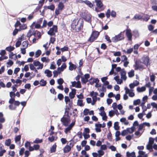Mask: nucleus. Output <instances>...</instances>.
I'll return each instance as SVG.
<instances>
[{
  "mask_svg": "<svg viewBox=\"0 0 157 157\" xmlns=\"http://www.w3.org/2000/svg\"><path fill=\"white\" fill-rule=\"evenodd\" d=\"M70 116L69 113H64L63 117L61 119L60 121L63 125L65 126H68L71 121Z\"/></svg>",
  "mask_w": 157,
  "mask_h": 157,
  "instance_id": "f257e3e1",
  "label": "nucleus"
},
{
  "mask_svg": "<svg viewBox=\"0 0 157 157\" xmlns=\"http://www.w3.org/2000/svg\"><path fill=\"white\" fill-rule=\"evenodd\" d=\"M100 32L96 30H93L92 31L90 37L87 40L88 41H89L90 43H92L94 41L95 39H96L100 34Z\"/></svg>",
  "mask_w": 157,
  "mask_h": 157,
  "instance_id": "f03ea898",
  "label": "nucleus"
},
{
  "mask_svg": "<svg viewBox=\"0 0 157 157\" xmlns=\"http://www.w3.org/2000/svg\"><path fill=\"white\" fill-rule=\"evenodd\" d=\"M124 39V35L121 32L118 35H115L112 38V41L114 43H116Z\"/></svg>",
  "mask_w": 157,
  "mask_h": 157,
  "instance_id": "7ed1b4c3",
  "label": "nucleus"
},
{
  "mask_svg": "<svg viewBox=\"0 0 157 157\" xmlns=\"http://www.w3.org/2000/svg\"><path fill=\"white\" fill-rule=\"evenodd\" d=\"M106 16L107 18H109L111 15L113 17H115L116 16V13L114 10H112L111 12L110 10L108 9L105 13Z\"/></svg>",
  "mask_w": 157,
  "mask_h": 157,
  "instance_id": "20e7f679",
  "label": "nucleus"
},
{
  "mask_svg": "<svg viewBox=\"0 0 157 157\" xmlns=\"http://www.w3.org/2000/svg\"><path fill=\"white\" fill-rule=\"evenodd\" d=\"M126 35L128 38V41H131L132 39V34L131 32V30L129 28H128L127 26V28L126 29Z\"/></svg>",
  "mask_w": 157,
  "mask_h": 157,
  "instance_id": "39448f33",
  "label": "nucleus"
},
{
  "mask_svg": "<svg viewBox=\"0 0 157 157\" xmlns=\"http://www.w3.org/2000/svg\"><path fill=\"white\" fill-rule=\"evenodd\" d=\"M119 122L118 121H116L114 122V129L116 130V132L115 133V136H119L120 134V131L118 130L120 128V126L119 125Z\"/></svg>",
  "mask_w": 157,
  "mask_h": 157,
  "instance_id": "423d86ee",
  "label": "nucleus"
},
{
  "mask_svg": "<svg viewBox=\"0 0 157 157\" xmlns=\"http://www.w3.org/2000/svg\"><path fill=\"white\" fill-rule=\"evenodd\" d=\"M142 59L143 60V63L146 66L150 65V59L148 56L142 57Z\"/></svg>",
  "mask_w": 157,
  "mask_h": 157,
  "instance_id": "0eeeda50",
  "label": "nucleus"
},
{
  "mask_svg": "<svg viewBox=\"0 0 157 157\" xmlns=\"http://www.w3.org/2000/svg\"><path fill=\"white\" fill-rule=\"evenodd\" d=\"M99 82V80L98 78H94L92 77L89 80V83L91 85H92L94 83H95L97 84Z\"/></svg>",
  "mask_w": 157,
  "mask_h": 157,
  "instance_id": "6e6552de",
  "label": "nucleus"
},
{
  "mask_svg": "<svg viewBox=\"0 0 157 157\" xmlns=\"http://www.w3.org/2000/svg\"><path fill=\"white\" fill-rule=\"evenodd\" d=\"M101 124L99 122H98V123H96L95 124V129L97 132H100L101 131Z\"/></svg>",
  "mask_w": 157,
  "mask_h": 157,
  "instance_id": "1a4fd4ad",
  "label": "nucleus"
},
{
  "mask_svg": "<svg viewBox=\"0 0 157 157\" xmlns=\"http://www.w3.org/2000/svg\"><path fill=\"white\" fill-rule=\"evenodd\" d=\"M95 2L96 3V5L98 8L101 9L103 6V4L101 0H95Z\"/></svg>",
  "mask_w": 157,
  "mask_h": 157,
  "instance_id": "9d476101",
  "label": "nucleus"
},
{
  "mask_svg": "<svg viewBox=\"0 0 157 157\" xmlns=\"http://www.w3.org/2000/svg\"><path fill=\"white\" fill-rule=\"evenodd\" d=\"M3 145L2 144H0V157L2 156L6 152L5 149H3Z\"/></svg>",
  "mask_w": 157,
  "mask_h": 157,
  "instance_id": "9b49d317",
  "label": "nucleus"
},
{
  "mask_svg": "<svg viewBox=\"0 0 157 157\" xmlns=\"http://www.w3.org/2000/svg\"><path fill=\"white\" fill-rule=\"evenodd\" d=\"M69 70L71 71H72L74 69H75L77 68V66L73 63L71 62L69 63Z\"/></svg>",
  "mask_w": 157,
  "mask_h": 157,
  "instance_id": "f8f14e48",
  "label": "nucleus"
},
{
  "mask_svg": "<svg viewBox=\"0 0 157 157\" xmlns=\"http://www.w3.org/2000/svg\"><path fill=\"white\" fill-rule=\"evenodd\" d=\"M31 148L30 149L32 151H33L34 150L37 151L39 150L40 148V145L38 144H34L33 146L30 147Z\"/></svg>",
  "mask_w": 157,
  "mask_h": 157,
  "instance_id": "ddd939ff",
  "label": "nucleus"
},
{
  "mask_svg": "<svg viewBox=\"0 0 157 157\" xmlns=\"http://www.w3.org/2000/svg\"><path fill=\"white\" fill-rule=\"evenodd\" d=\"M146 90L145 86H143L140 87H138L136 88V90L138 92L141 93L144 91Z\"/></svg>",
  "mask_w": 157,
  "mask_h": 157,
  "instance_id": "4468645a",
  "label": "nucleus"
},
{
  "mask_svg": "<svg viewBox=\"0 0 157 157\" xmlns=\"http://www.w3.org/2000/svg\"><path fill=\"white\" fill-rule=\"evenodd\" d=\"M70 147L68 145H66L63 149V152L66 153L69 152L71 150Z\"/></svg>",
  "mask_w": 157,
  "mask_h": 157,
  "instance_id": "2eb2a0df",
  "label": "nucleus"
},
{
  "mask_svg": "<svg viewBox=\"0 0 157 157\" xmlns=\"http://www.w3.org/2000/svg\"><path fill=\"white\" fill-rule=\"evenodd\" d=\"M44 8L45 9H48L52 11H54L55 10V6L54 4H52L50 6H44Z\"/></svg>",
  "mask_w": 157,
  "mask_h": 157,
  "instance_id": "dca6fc26",
  "label": "nucleus"
},
{
  "mask_svg": "<svg viewBox=\"0 0 157 157\" xmlns=\"http://www.w3.org/2000/svg\"><path fill=\"white\" fill-rule=\"evenodd\" d=\"M120 75L121 76V79L122 80L125 81L127 79V77L126 76L127 73H120Z\"/></svg>",
  "mask_w": 157,
  "mask_h": 157,
  "instance_id": "f3484780",
  "label": "nucleus"
},
{
  "mask_svg": "<svg viewBox=\"0 0 157 157\" xmlns=\"http://www.w3.org/2000/svg\"><path fill=\"white\" fill-rule=\"evenodd\" d=\"M91 16L90 14H86L84 13L82 15V17L84 20H91Z\"/></svg>",
  "mask_w": 157,
  "mask_h": 157,
  "instance_id": "a211bd4d",
  "label": "nucleus"
},
{
  "mask_svg": "<svg viewBox=\"0 0 157 157\" xmlns=\"http://www.w3.org/2000/svg\"><path fill=\"white\" fill-rule=\"evenodd\" d=\"M45 74H46V76L48 77H51L52 76V71L49 69H46L44 72Z\"/></svg>",
  "mask_w": 157,
  "mask_h": 157,
  "instance_id": "6ab92c4d",
  "label": "nucleus"
},
{
  "mask_svg": "<svg viewBox=\"0 0 157 157\" xmlns=\"http://www.w3.org/2000/svg\"><path fill=\"white\" fill-rule=\"evenodd\" d=\"M57 145L56 143L54 144L51 147L50 151L51 153H54L56 152Z\"/></svg>",
  "mask_w": 157,
  "mask_h": 157,
  "instance_id": "aec40b11",
  "label": "nucleus"
},
{
  "mask_svg": "<svg viewBox=\"0 0 157 157\" xmlns=\"http://www.w3.org/2000/svg\"><path fill=\"white\" fill-rule=\"evenodd\" d=\"M26 20H17V21L14 25V26L15 28L17 27L18 26H20V25H21L20 21L21 22L24 23L26 22Z\"/></svg>",
  "mask_w": 157,
  "mask_h": 157,
  "instance_id": "412c9836",
  "label": "nucleus"
},
{
  "mask_svg": "<svg viewBox=\"0 0 157 157\" xmlns=\"http://www.w3.org/2000/svg\"><path fill=\"white\" fill-rule=\"evenodd\" d=\"M82 99H78L77 100V105L80 107H82L84 105V103H83Z\"/></svg>",
  "mask_w": 157,
  "mask_h": 157,
  "instance_id": "4be33fe9",
  "label": "nucleus"
},
{
  "mask_svg": "<svg viewBox=\"0 0 157 157\" xmlns=\"http://www.w3.org/2000/svg\"><path fill=\"white\" fill-rule=\"evenodd\" d=\"M39 83L40 86H44L46 85L47 82L46 80H44L43 79H42L40 80Z\"/></svg>",
  "mask_w": 157,
  "mask_h": 157,
  "instance_id": "5701e85b",
  "label": "nucleus"
},
{
  "mask_svg": "<svg viewBox=\"0 0 157 157\" xmlns=\"http://www.w3.org/2000/svg\"><path fill=\"white\" fill-rule=\"evenodd\" d=\"M128 76L129 78H131L134 76V71L132 69L130 71L128 72Z\"/></svg>",
  "mask_w": 157,
  "mask_h": 157,
  "instance_id": "b1692460",
  "label": "nucleus"
},
{
  "mask_svg": "<svg viewBox=\"0 0 157 157\" xmlns=\"http://www.w3.org/2000/svg\"><path fill=\"white\" fill-rule=\"evenodd\" d=\"M31 142L29 141H26L25 144V147L26 148L30 149L32 147L31 145Z\"/></svg>",
  "mask_w": 157,
  "mask_h": 157,
  "instance_id": "393cba45",
  "label": "nucleus"
},
{
  "mask_svg": "<svg viewBox=\"0 0 157 157\" xmlns=\"http://www.w3.org/2000/svg\"><path fill=\"white\" fill-rule=\"evenodd\" d=\"M15 48L13 46L10 45L6 47V50L9 52H10L11 51H13Z\"/></svg>",
  "mask_w": 157,
  "mask_h": 157,
  "instance_id": "a878e982",
  "label": "nucleus"
},
{
  "mask_svg": "<svg viewBox=\"0 0 157 157\" xmlns=\"http://www.w3.org/2000/svg\"><path fill=\"white\" fill-rule=\"evenodd\" d=\"M144 69V66L142 64H140L137 66H136L134 67V70H140L141 69Z\"/></svg>",
  "mask_w": 157,
  "mask_h": 157,
  "instance_id": "bb28decb",
  "label": "nucleus"
},
{
  "mask_svg": "<svg viewBox=\"0 0 157 157\" xmlns=\"http://www.w3.org/2000/svg\"><path fill=\"white\" fill-rule=\"evenodd\" d=\"M67 67L66 65H64V67L63 68H62L61 67H58L56 71H58V72L59 73V74H60L61 72L64 71V70Z\"/></svg>",
  "mask_w": 157,
  "mask_h": 157,
  "instance_id": "cd10ccee",
  "label": "nucleus"
},
{
  "mask_svg": "<svg viewBox=\"0 0 157 157\" xmlns=\"http://www.w3.org/2000/svg\"><path fill=\"white\" fill-rule=\"evenodd\" d=\"M21 138V136L20 135H19L16 136L14 138L15 141V142L16 143L17 142H19V143H20V140Z\"/></svg>",
  "mask_w": 157,
  "mask_h": 157,
  "instance_id": "c85d7f7f",
  "label": "nucleus"
},
{
  "mask_svg": "<svg viewBox=\"0 0 157 157\" xmlns=\"http://www.w3.org/2000/svg\"><path fill=\"white\" fill-rule=\"evenodd\" d=\"M41 61L43 62H45L46 63H48L50 61V59L48 57H43L41 59Z\"/></svg>",
  "mask_w": 157,
  "mask_h": 157,
  "instance_id": "c756f323",
  "label": "nucleus"
},
{
  "mask_svg": "<svg viewBox=\"0 0 157 157\" xmlns=\"http://www.w3.org/2000/svg\"><path fill=\"white\" fill-rule=\"evenodd\" d=\"M150 77V80L151 82H154L155 81V79L156 78L155 76L154 73H152L151 75L150 74L149 75Z\"/></svg>",
  "mask_w": 157,
  "mask_h": 157,
  "instance_id": "7c9ffc66",
  "label": "nucleus"
},
{
  "mask_svg": "<svg viewBox=\"0 0 157 157\" xmlns=\"http://www.w3.org/2000/svg\"><path fill=\"white\" fill-rule=\"evenodd\" d=\"M13 64V61L12 60L9 59L8 60V62L6 63L7 67H10Z\"/></svg>",
  "mask_w": 157,
  "mask_h": 157,
  "instance_id": "2f4dec72",
  "label": "nucleus"
},
{
  "mask_svg": "<svg viewBox=\"0 0 157 157\" xmlns=\"http://www.w3.org/2000/svg\"><path fill=\"white\" fill-rule=\"evenodd\" d=\"M133 35L135 37H138L139 36V32L137 30H134L132 32Z\"/></svg>",
  "mask_w": 157,
  "mask_h": 157,
  "instance_id": "473e14b6",
  "label": "nucleus"
},
{
  "mask_svg": "<svg viewBox=\"0 0 157 157\" xmlns=\"http://www.w3.org/2000/svg\"><path fill=\"white\" fill-rule=\"evenodd\" d=\"M43 140L42 139H39L38 138H36L35 140L33 141V143L35 144H40L43 142Z\"/></svg>",
  "mask_w": 157,
  "mask_h": 157,
  "instance_id": "72a5a7b5",
  "label": "nucleus"
},
{
  "mask_svg": "<svg viewBox=\"0 0 157 157\" xmlns=\"http://www.w3.org/2000/svg\"><path fill=\"white\" fill-rule=\"evenodd\" d=\"M64 7V6L62 2H60L59 3L58 5V8L59 10H62Z\"/></svg>",
  "mask_w": 157,
  "mask_h": 157,
  "instance_id": "f704fd0d",
  "label": "nucleus"
},
{
  "mask_svg": "<svg viewBox=\"0 0 157 157\" xmlns=\"http://www.w3.org/2000/svg\"><path fill=\"white\" fill-rule=\"evenodd\" d=\"M85 4L90 8L93 7L94 6V5L91 2L88 0H86Z\"/></svg>",
  "mask_w": 157,
  "mask_h": 157,
  "instance_id": "c9c22d12",
  "label": "nucleus"
},
{
  "mask_svg": "<svg viewBox=\"0 0 157 157\" xmlns=\"http://www.w3.org/2000/svg\"><path fill=\"white\" fill-rule=\"evenodd\" d=\"M41 54V51L40 49L38 50L36 52L35 57L37 58L39 57Z\"/></svg>",
  "mask_w": 157,
  "mask_h": 157,
  "instance_id": "e433bc0d",
  "label": "nucleus"
},
{
  "mask_svg": "<svg viewBox=\"0 0 157 157\" xmlns=\"http://www.w3.org/2000/svg\"><path fill=\"white\" fill-rule=\"evenodd\" d=\"M140 102V99H138L133 101V104L134 105H139Z\"/></svg>",
  "mask_w": 157,
  "mask_h": 157,
  "instance_id": "4c0bfd02",
  "label": "nucleus"
},
{
  "mask_svg": "<svg viewBox=\"0 0 157 157\" xmlns=\"http://www.w3.org/2000/svg\"><path fill=\"white\" fill-rule=\"evenodd\" d=\"M81 81L82 84H85L88 82H89V80L84 78L83 77H81Z\"/></svg>",
  "mask_w": 157,
  "mask_h": 157,
  "instance_id": "58836bf2",
  "label": "nucleus"
},
{
  "mask_svg": "<svg viewBox=\"0 0 157 157\" xmlns=\"http://www.w3.org/2000/svg\"><path fill=\"white\" fill-rule=\"evenodd\" d=\"M30 151H32L30 149H29L28 150H26L25 151L24 154L25 155V157H29V156L30 154Z\"/></svg>",
  "mask_w": 157,
  "mask_h": 157,
  "instance_id": "ea45409f",
  "label": "nucleus"
},
{
  "mask_svg": "<svg viewBox=\"0 0 157 157\" xmlns=\"http://www.w3.org/2000/svg\"><path fill=\"white\" fill-rule=\"evenodd\" d=\"M51 29H52V28H50L49 31L47 32L48 34L51 36L55 35V33L56 32H53L52 31H51Z\"/></svg>",
  "mask_w": 157,
  "mask_h": 157,
  "instance_id": "a19ab883",
  "label": "nucleus"
},
{
  "mask_svg": "<svg viewBox=\"0 0 157 157\" xmlns=\"http://www.w3.org/2000/svg\"><path fill=\"white\" fill-rule=\"evenodd\" d=\"M11 142V140L10 139H7L5 141V145L7 146H9Z\"/></svg>",
  "mask_w": 157,
  "mask_h": 157,
  "instance_id": "79ce46f5",
  "label": "nucleus"
},
{
  "mask_svg": "<svg viewBox=\"0 0 157 157\" xmlns=\"http://www.w3.org/2000/svg\"><path fill=\"white\" fill-rule=\"evenodd\" d=\"M76 93H72V91L70 92L69 94V96L70 98L72 100L75 97Z\"/></svg>",
  "mask_w": 157,
  "mask_h": 157,
  "instance_id": "37998d69",
  "label": "nucleus"
},
{
  "mask_svg": "<svg viewBox=\"0 0 157 157\" xmlns=\"http://www.w3.org/2000/svg\"><path fill=\"white\" fill-rule=\"evenodd\" d=\"M133 18L140 20L142 19V16L140 14H136L134 16Z\"/></svg>",
  "mask_w": 157,
  "mask_h": 157,
  "instance_id": "c03bdc74",
  "label": "nucleus"
},
{
  "mask_svg": "<svg viewBox=\"0 0 157 157\" xmlns=\"http://www.w3.org/2000/svg\"><path fill=\"white\" fill-rule=\"evenodd\" d=\"M51 28H52L51 31H52L53 32H58V28L56 25H53L52 27Z\"/></svg>",
  "mask_w": 157,
  "mask_h": 157,
  "instance_id": "a18cd8bd",
  "label": "nucleus"
},
{
  "mask_svg": "<svg viewBox=\"0 0 157 157\" xmlns=\"http://www.w3.org/2000/svg\"><path fill=\"white\" fill-rule=\"evenodd\" d=\"M64 98L63 95L61 93H59L58 95L57 98L59 101H62Z\"/></svg>",
  "mask_w": 157,
  "mask_h": 157,
  "instance_id": "49530a36",
  "label": "nucleus"
},
{
  "mask_svg": "<svg viewBox=\"0 0 157 157\" xmlns=\"http://www.w3.org/2000/svg\"><path fill=\"white\" fill-rule=\"evenodd\" d=\"M94 92V91L93 90L90 93V96L92 98L93 101L95 102L97 101V100L96 97H94L93 94H92V93Z\"/></svg>",
  "mask_w": 157,
  "mask_h": 157,
  "instance_id": "de8ad7c7",
  "label": "nucleus"
},
{
  "mask_svg": "<svg viewBox=\"0 0 157 157\" xmlns=\"http://www.w3.org/2000/svg\"><path fill=\"white\" fill-rule=\"evenodd\" d=\"M56 65L55 63V62L54 61H53L51 65V66L50 67V69H55L56 68Z\"/></svg>",
  "mask_w": 157,
  "mask_h": 157,
  "instance_id": "09e8293b",
  "label": "nucleus"
},
{
  "mask_svg": "<svg viewBox=\"0 0 157 157\" xmlns=\"http://www.w3.org/2000/svg\"><path fill=\"white\" fill-rule=\"evenodd\" d=\"M76 85L75 86V88H80L82 87V85L81 82L80 81H78L76 82Z\"/></svg>",
  "mask_w": 157,
  "mask_h": 157,
  "instance_id": "8fccbe9b",
  "label": "nucleus"
},
{
  "mask_svg": "<svg viewBox=\"0 0 157 157\" xmlns=\"http://www.w3.org/2000/svg\"><path fill=\"white\" fill-rule=\"evenodd\" d=\"M64 82V81L63 79L62 78H60L57 80V82L59 85H62Z\"/></svg>",
  "mask_w": 157,
  "mask_h": 157,
  "instance_id": "3c124183",
  "label": "nucleus"
},
{
  "mask_svg": "<svg viewBox=\"0 0 157 157\" xmlns=\"http://www.w3.org/2000/svg\"><path fill=\"white\" fill-rule=\"evenodd\" d=\"M68 47L67 46H64L63 47L60 48V50L62 52H63L65 51H67L68 50Z\"/></svg>",
  "mask_w": 157,
  "mask_h": 157,
  "instance_id": "603ef678",
  "label": "nucleus"
},
{
  "mask_svg": "<svg viewBox=\"0 0 157 157\" xmlns=\"http://www.w3.org/2000/svg\"><path fill=\"white\" fill-rule=\"evenodd\" d=\"M27 48V45L24 48H21V53L23 55H25L26 53L25 49Z\"/></svg>",
  "mask_w": 157,
  "mask_h": 157,
  "instance_id": "864d4df0",
  "label": "nucleus"
},
{
  "mask_svg": "<svg viewBox=\"0 0 157 157\" xmlns=\"http://www.w3.org/2000/svg\"><path fill=\"white\" fill-rule=\"evenodd\" d=\"M25 149L24 147H21L19 151V155H20L22 156L24 153Z\"/></svg>",
  "mask_w": 157,
  "mask_h": 157,
  "instance_id": "5fc2aeb1",
  "label": "nucleus"
},
{
  "mask_svg": "<svg viewBox=\"0 0 157 157\" xmlns=\"http://www.w3.org/2000/svg\"><path fill=\"white\" fill-rule=\"evenodd\" d=\"M71 99L69 98V97L67 96H65L64 97V101L66 105L67 104L68 102H69L71 101Z\"/></svg>",
  "mask_w": 157,
  "mask_h": 157,
  "instance_id": "6e6d98bb",
  "label": "nucleus"
},
{
  "mask_svg": "<svg viewBox=\"0 0 157 157\" xmlns=\"http://www.w3.org/2000/svg\"><path fill=\"white\" fill-rule=\"evenodd\" d=\"M97 152L98 153V155L100 156L103 155L105 154V152L104 151V150L101 149L98 150Z\"/></svg>",
  "mask_w": 157,
  "mask_h": 157,
  "instance_id": "4d7b16f0",
  "label": "nucleus"
},
{
  "mask_svg": "<svg viewBox=\"0 0 157 157\" xmlns=\"http://www.w3.org/2000/svg\"><path fill=\"white\" fill-rule=\"evenodd\" d=\"M113 79L117 82V83L118 84H121L123 82L122 80L119 79L117 78H115L114 77L113 78Z\"/></svg>",
  "mask_w": 157,
  "mask_h": 157,
  "instance_id": "13d9d810",
  "label": "nucleus"
},
{
  "mask_svg": "<svg viewBox=\"0 0 157 157\" xmlns=\"http://www.w3.org/2000/svg\"><path fill=\"white\" fill-rule=\"evenodd\" d=\"M106 145L105 144L101 145L100 146V149L105 151L107 149Z\"/></svg>",
  "mask_w": 157,
  "mask_h": 157,
  "instance_id": "bf43d9fd",
  "label": "nucleus"
},
{
  "mask_svg": "<svg viewBox=\"0 0 157 157\" xmlns=\"http://www.w3.org/2000/svg\"><path fill=\"white\" fill-rule=\"evenodd\" d=\"M49 141L51 142H53L55 140V137L52 135L51 137H49L48 138Z\"/></svg>",
  "mask_w": 157,
  "mask_h": 157,
  "instance_id": "052dcab7",
  "label": "nucleus"
},
{
  "mask_svg": "<svg viewBox=\"0 0 157 157\" xmlns=\"http://www.w3.org/2000/svg\"><path fill=\"white\" fill-rule=\"evenodd\" d=\"M148 28L149 31L152 32L154 28V26L151 24H150L148 26Z\"/></svg>",
  "mask_w": 157,
  "mask_h": 157,
  "instance_id": "680f3d73",
  "label": "nucleus"
},
{
  "mask_svg": "<svg viewBox=\"0 0 157 157\" xmlns=\"http://www.w3.org/2000/svg\"><path fill=\"white\" fill-rule=\"evenodd\" d=\"M31 85L29 83H27L26 84L25 86L24 87L25 89H28V90H30L31 89Z\"/></svg>",
  "mask_w": 157,
  "mask_h": 157,
  "instance_id": "e2e57ef3",
  "label": "nucleus"
},
{
  "mask_svg": "<svg viewBox=\"0 0 157 157\" xmlns=\"http://www.w3.org/2000/svg\"><path fill=\"white\" fill-rule=\"evenodd\" d=\"M15 152L14 151H10L8 153V155L11 156L12 157H13L15 155Z\"/></svg>",
  "mask_w": 157,
  "mask_h": 157,
  "instance_id": "0e129e2a",
  "label": "nucleus"
},
{
  "mask_svg": "<svg viewBox=\"0 0 157 157\" xmlns=\"http://www.w3.org/2000/svg\"><path fill=\"white\" fill-rule=\"evenodd\" d=\"M17 87L18 86L17 84L13 85L12 87V91L15 92L17 90Z\"/></svg>",
  "mask_w": 157,
  "mask_h": 157,
  "instance_id": "69168bd1",
  "label": "nucleus"
},
{
  "mask_svg": "<svg viewBox=\"0 0 157 157\" xmlns=\"http://www.w3.org/2000/svg\"><path fill=\"white\" fill-rule=\"evenodd\" d=\"M108 147L109 149H111L112 151H116V147L113 145L108 146Z\"/></svg>",
  "mask_w": 157,
  "mask_h": 157,
  "instance_id": "338daca9",
  "label": "nucleus"
},
{
  "mask_svg": "<svg viewBox=\"0 0 157 157\" xmlns=\"http://www.w3.org/2000/svg\"><path fill=\"white\" fill-rule=\"evenodd\" d=\"M114 115V111L113 110H111L109 111L108 115L110 117H113Z\"/></svg>",
  "mask_w": 157,
  "mask_h": 157,
  "instance_id": "774afa93",
  "label": "nucleus"
}]
</instances>
